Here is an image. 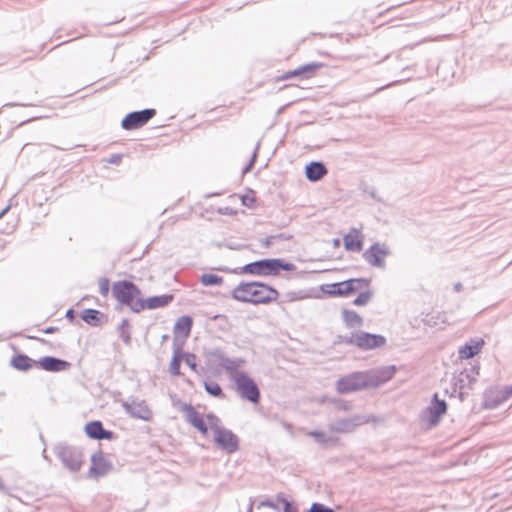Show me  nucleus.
I'll return each mask as SVG.
<instances>
[{"label":"nucleus","instance_id":"obj_1","mask_svg":"<svg viewBox=\"0 0 512 512\" xmlns=\"http://www.w3.org/2000/svg\"><path fill=\"white\" fill-rule=\"evenodd\" d=\"M231 297L242 303L253 305L270 304L277 300L279 292L276 288L260 281H241L231 292Z\"/></svg>","mask_w":512,"mask_h":512},{"label":"nucleus","instance_id":"obj_2","mask_svg":"<svg viewBox=\"0 0 512 512\" xmlns=\"http://www.w3.org/2000/svg\"><path fill=\"white\" fill-rule=\"evenodd\" d=\"M297 269L292 262L283 258H264L249 262L240 268L229 269L227 267H218L217 271L230 272L234 274H250L258 276H276L281 271L292 272Z\"/></svg>","mask_w":512,"mask_h":512},{"label":"nucleus","instance_id":"obj_3","mask_svg":"<svg viewBox=\"0 0 512 512\" xmlns=\"http://www.w3.org/2000/svg\"><path fill=\"white\" fill-rule=\"evenodd\" d=\"M53 450L63 466L70 472L75 473L81 469L83 453L80 448L60 442L54 446Z\"/></svg>","mask_w":512,"mask_h":512},{"label":"nucleus","instance_id":"obj_4","mask_svg":"<svg viewBox=\"0 0 512 512\" xmlns=\"http://www.w3.org/2000/svg\"><path fill=\"white\" fill-rule=\"evenodd\" d=\"M369 285L370 279L351 278L341 282H335L330 285H326L328 289H324V286H322V291L332 297H347L352 293L369 287Z\"/></svg>","mask_w":512,"mask_h":512},{"label":"nucleus","instance_id":"obj_5","mask_svg":"<svg viewBox=\"0 0 512 512\" xmlns=\"http://www.w3.org/2000/svg\"><path fill=\"white\" fill-rule=\"evenodd\" d=\"M233 382L236 387L238 395L252 404H258L261 399V392L254 381L246 372H241L239 375L233 376Z\"/></svg>","mask_w":512,"mask_h":512},{"label":"nucleus","instance_id":"obj_6","mask_svg":"<svg viewBox=\"0 0 512 512\" xmlns=\"http://www.w3.org/2000/svg\"><path fill=\"white\" fill-rule=\"evenodd\" d=\"M370 388L366 371H356L339 378L336 390L340 394H348Z\"/></svg>","mask_w":512,"mask_h":512},{"label":"nucleus","instance_id":"obj_7","mask_svg":"<svg viewBox=\"0 0 512 512\" xmlns=\"http://www.w3.org/2000/svg\"><path fill=\"white\" fill-rule=\"evenodd\" d=\"M479 371V365L474 364L470 368H465L458 376L453 378V391L458 392L460 401H464L468 396L467 390L472 389L473 384L477 381Z\"/></svg>","mask_w":512,"mask_h":512},{"label":"nucleus","instance_id":"obj_8","mask_svg":"<svg viewBox=\"0 0 512 512\" xmlns=\"http://www.w3.org/2000/svg\"><path fill=\"white\" fill-rule=\"evenodd\" d=\"M448 405L444 399H440L437 393L431 397L430 404L423 411L422 417L426 421L429 428L439 424L443 415L447 412Z\"/></svg>","mask_w":512,"mask_h":512},{"label":"nucleus","instance_id":"obj_9","mask_svg":"<svg viewBox=\"0 0 512 512\" xmlns=\"http://www.w3.org/2000/svg\"><path fill=\"white\" fill-rule=\"evenodd\" d=\"M214 443L227 454H233L239 450V437L230 429L223 427L215 431Z\"/></svg>","mask_w":512,"mask_h":512},{"label":"nucleus","instance_id":"obj_10","mask_svg":"<svg viewBox=\"0 0 512 512\" xmlns=\"http://www.w3.org/2000/svg\"><path fill=\"white\" fill-rule=\"evenodd\" d=\"M321 67H323V63L321 62L306 63L293 70H289L280 76H277L275 80L284 81L293 78H297L299 80H307L314 77L317 73V70Z\"/></svg>","mask_w":512,"mask_h":512},{"label":"nucleus","instance_id":"obj_11","mask_svg":"<svg viewBox=\"0 0 512 512\" xmlns=\"http://www.w3.org/2000/svg\"><path fill=\"white\" fill-rule=\"evenodd\" d=\"M390 254L389 248L384 243L375 242L365 250L362 257L373 267L383 268L385 258Z\"/></svg>","mask_w":512,"mask_h":512},{"label":"nucleus","instance_id":"obj_12","mask_svg":"<svg viewBox=\"0 0 512 512\" xmlns=\"http://www.w3.org/2000/svg\"><path fill=\"white\" fill-rule=\"evenodd\" d=\"M386 342V338L381 334L361 330L355 332V346L363 351L383 347Z\"/></svg>","mask_w":512,"mask_h":512},{"label":"nucleus","instance_id":"obj_13","mask_svg":"<svg viewBox=\"0 0 512 512\" xmlns=\"http://www.w3.org/2000/svg\"><path fill=\"white\" fill-rule=\"evenodd\" d=\"M397 371L395 365L382 366L375 370H367L370 388H377L393 378Z\"/></svg>","mask_w":512,"mask_h":512},{"label":"nucleus","instance_id":"obj_14","mask_svg":"<svg viewBox=\"0 0 512 512\" xmlns=\"http://www.w3.org/2000/svg\"><path fill=\"white\" fill-rule=\"evenodd\" d=\"M188 423L197 429L202 435L208 434V425L206 424L203 416L191 404H185Z\"/></svg>","mask_w":512,"mask_h":512},{"label":"nucleus","instance_id":"obj_15","mask_svg":"<svg viewBox=\"0 0 512 512\" xmlns=\"http://www.w3.org/2000/svg\"><path fill=\"white\" fill-rule=\"evenodd\" d=\"M155 115L156 110L154 108H146L130 112V130L143 127Z\"/></svg>","mask_w":512,"mask_h":512},{"label":"nucleus","instance_id":"obj_16","mask_svg":"<svg viewBox=\"0 0 512 512\" xmlns=\"http://www.w3.org/2000/svg\"><path fill=\"white\" fill-rule=\"evenodd\" d=\"M485 341L482 338H472L462 345L459 350L460 359H471L476 356L484 346Z\"/></svg>","mask_w":512,"mask_h":512},{"label":"nucleus","instance_id":"obj_17","mask_svg":"<svg viewBox=\"0 0 512 512\" xmlns=\"http://www.w3.org/2000/svg\"><path fill=\"white\" fill-rule=\"evenodd\" d=\"M344 248L350 252H361L363 249V236L356 228H352L349 233L343 237Z\"/></svg>","mask_w":512,"mask_h":512},{"label":"nucleus","instance_id":"obj_18","mask_svg":"<svg viewBox=\"0 0 512 512\" xmlns=\"http://www.w3.org/2000/svg\"><path fill=\"white\" fill-rule=\"evenodd\" d=\"M328 173L322 161H311L305 165V176L310 182L321 180Z\"/></svg>","mask_w":512,"mask_h":512},{"label":"nucleus","instance_id":"obj_19","mask_svg":"<svg viewBox=\"0 0 512 512\" xmlns=\"http://www.w3.org/2000/svg\"><path fill=\"white\" fill-rule=\"evenodd\" d=\"M85 432L87 436L91 439L102 440V439H112L113 432L104 429L102 422L100 421H92L85 425Z\"/></svg>","mask_w":512,"mask_h":512},{"label":"nucleus","instance_id":"obj_20","mask_svg":"<svg viewBox=\"0 0 512 512\" xmlns=\"http://www.w3.org/2000/svg\"><path fill=\"white\" fill-rule=\"evenodd\" d=\"M42 369L51 372L64 371L70 367V363L52 356H45L39 360Z\"/></svg>","mask_w":512,"mask_h":512},{"label":"nucleus","instance_id":"obj_21","mask_svg":"<svg viewBox=\"0 0 512 512\" xmlns=\"http://www.w3.org/2000/svg\"><path fill=\"white\" fill-rule=\"evenodd\" d=\"M130 416L144 421H149L152 418V411L145 401H131L130 402Z\"/></svg>","mask_w":512,"mask_h":512},{"label":"nucleus","instance_id":"obj_22","mask_svg":"<svg viewBox=\"0 0 512 512\" xmlns=\"http://www.w3.org/2000/svg\"><path fill=\"white\" fill-rule=\"evenodd\" d=\"M193 326V318L189 315H183L174 324V339L181 335L184 339L187 338Z\"/></svg>","mask_w":512,"mask_h":512},{"label":"nucleus","instance_id":"obj_23","mask_svg":"<svg viewBox=\"0 0 512 512\" xmlns=\"http://www.w3.org/2000/svg\"><path fill=\"white\" fill-rule=\"evenodd\" d=\"M245 363L246 361L243 358L231 359L225 356L224 360L222 361L219 367H221L227 373H229L231 375V378L233 379L234 375H239V373L242 372L241 370H239V368L244 366Z\"/></svg>","mask_w":512,"mask_h":512},{"label":"nucleus","instance_id":"obj_24","mask_svg":"<svg viewBox=\"0 0 512 512\" xmlns=\"http://www.w3.org/2000/svg\"><path fill=\"white\" fill-rule=\"evenodd\" d=\"M174 299L172 294L155 295L146 298L148 310H154L168 306Z\"/></svg>","mask_w":512,"mask_h":512},{"label":"nucleus","instance_id":"obj_25","mask_svg":"<svg viewBox=\"0 0 512 512\" xmlns=\"http://www.w3.org/2000/svg\"><path fill=\"white\" fill-rule=\"evenodd\" d=\"M181 361L180 345L177 344V338H175L173 340V355L169 363V372L172 376H180Z\"/></svg>","mask_w":512,"mask_h":512},{"label":"nucleus","instance_id":"obj_26","mask_svg":"<svg viewBox=\"0 0 512 512\" xmlns=\"http://www.w3.org/2000/svg\"><path fill=\"white\" fill-rule=\"evenodd\" d=\"M112 294L120 304L128 305V280L124 279L114 283Z\"/></svg>","mask_w":512,"mask_h":512},{"label":"nucleus","instance_id":"obj_27","mask_svg":"<svg viewBox=\"0 0 512 512\" xmlns=\"http://www.w3.org/2000/svg\"><path fill=\"white\" fill-rule=\"evenodd\" d=\"M342 319L347 328L360 327L363 325V318L354 310L343 309Z\"/></svg>","mask_w":512,"mask_h":512},{"label":"nucleus","instance_id":"obj_28","mask_svg":"<svg viewBox=\"0 0 512 512\" xmlns=\"http://www.w3.org/2000/svg\"><path fill=\"white\" fill-rule=\"evenodd\" d=\"M34 363V360L24 354H17L10 361L11 366L19 371L29 370Z\"/></svg>","mask_w":512,"mask_h":512},{"label":"nucleus","instance_id":"obj_29","mask_svg":"<svg viewBox=\"0 0 512 512\" xmlns=\"http://www.w3.org/2000/svg\"><path fill=\"white\" fill-rule=\"evenodd\" d=\"M307 435L313 437L317 443L324 447L333 446L337 442V439L329 436L326 432L321 430L310 431Z\"/></svg>","mask_w":512,"mask_h":512},{"label":"nucleus","instance_id":"obj_30","mask_svg":"<svg viewBox=\"0 0 512 512\" xmlns=\"http://www.w3.org/2000/svg\"><path fill=\"white\" fill-rule=\"evenodd\" d=\"M512 396V384L510 386H506L501 392L500 395L496 399H487L485 400L486 408H495L504 401L508 400Z\"/></svg>","mask_w":512,"mask_h":512},{"label":"nucleus","instance_id":"obj_31","mask_svg":"<svg viewBox=\"0 0 512 512\" xmlns=\"http://www.w3.org/2000/svg\"><path fill=\"white\" fill-rule=\"evenodd\" d=\"M359 425L358 418H346L338 420L335 423V430L340 433L352 432L356 426Z\"/></svg>","mask_w":512,"mask_h":512},{"label":"nucleus","instance_id":"obj_32","mask_svg":"<svg viewBox=\"0 0 512 512\" xmlns=\"http://www.w3.org/2000/svg\"><path fill=\"white\" fill-rule=\"evenodd\" d=\"M204 355H205V358H206L208 364H210L212 366H214V365L220 366L222 361L225 358V353L223 352V350L221 348H214V349L207 350V351H205Z\"/></svg>","mask_w":512,"mask_h":512},{"label":"nucleus","instance_id":"obj_33","mask_svg":"<svg viewBox=\"0 0 512 512\" xmlns=\"http://www.w3.org/2000/svg\"><path fill=\"white\" fill-rule=\"evenodd\" d=\"M102 313L95 309H85L81 312V319L89 325L98 326Z\"/></svg>","mask_w":512,"mask_h":512},{"label":"nucleus","instance_id":"obj_34","mask_svg":"<svg viewBox=\"0 0 512 512\" xmlns=\"http://www.w3.org/2000/svg\"><path fill=\"white\" fill-rule=\"evenodd\" d=\"M92 465L90 473L95 475H104L106 472L104 459L101 453H95L91 457Z\"/></svg>","mask_w":512,"mask_h":512},{"label":"nucleus","instance_id":"obj_35","mask_svg":"<svg viewBox=\"0 0 512 512\" xmlns=\"http://www.w3.org/2000/svg\"><path fill=\"white\" fill-rule=\"evenodd\" d=\"M204 389L207 394L218 399H225L226 395L222 387L214 381H204Z\"/></svg>","mask_w":512,"mask_h":512},{"label":"nucleus","instance_id":"obj_36","mask_svg":"<svg viewBox=\"0 0 512 512\" xmlns=\"http://www.w3.org/2000/svg\"><path fill=\"white\" fill-rule=\"evenodd\" d=\"M200 283L203 286H220L223 283V277L214 273H204L200 276Z\"/></svg>","mask_w":512,"mask_h":512},{"label":"nucleus","instance_id":"obj_37","mask_svg":"<svg viewBox=\"0 0 512 512\" xmlns=\"http://www.w3.org/2000/svg\"><path fill=\"white\" fill-rule=\"evenodd\" d=\"M181 360L194 372H197L196 355L191 352H186L180 347Z\"/></svg>","mask_w":512,"mask_h":512},{"label":"nucleus","instance_id":"obj_38","mask_svg":"<svg viewBox=\"0 0 512 512\" xmlns=\"http://www.w3.org/2000/svg\"><path fill=\"white\" fill-rule=\"evenodd\" d=\"M276 500L278 503L283 504V512H298L297 506L293 501L288 500L283 493H278L276 495Z\"/></svg>","mask_w":512,"mask_h":512},{"label":"nucleus","instance_id":"obj_39","mask_svg":"<svg viewBox=\"0 0 512 512\" xmlns=\"http://www.w3.org/2000/svg\"><path fill=\"white\" fill-rule=\"evenodd\" d=\"M373 297V292L371 290L362 291L359 295L353 300V305L355 306H365Z\"/></svg>","mask_w":512,"mask_h":512},{"label":"nucleus","instance_id":"obj_40","mask_svg":"<svg viewBox=\"0 0 512 512\" xmlns=\"http://www.w3.org/2000/svg\"><path fill=\"white\" fill-rule=\"evenodd\" d=\"M206 419V424L208 425V428L210 427L214 434L215 431H218V429L223 428V426L220 425V418L216 414L210 412L206 415Z\"/></svg>","mask_w":512,"mask_h":512},{"label":"nucleus","instance_id":"obj_41","mask_svg":"<svg viewBox=\"0 0 512 512\" xmlns=\"http://www.w3.org/2000/svg\"><path fill=\"white\" fill-rule=\"evenodd\" d=\"M284 297L287 302H293L297 300H302L308 297V295L303 291H288L284 294Z\"/></svg>","mask_w":512,"mask_h":512},{"label":"nucleus","instance_id":"obj_42","mask_svg":"<svg viewBox=\"0 0 512 512\" xmlns=\"http://www.w3.org/2000/svg\"><path fill=\"white\" fill-rule=\"evenodd\" d=\"M143 310H148V306L146 305V298H136L132 300V307L130 306V311L139 313Z\"/></svg>","mask_w":512,"mask_h":512},{"label":"nucleus","instance_id":"obj_43","mask_svg":"<svg viewBox=\"0 0 512 512\" xmlns=\"http://www.w3.org/2000/svg\"><path fill=\"white\" fill-rule=\"evenodd\" d=\"M333 343L334 345L346 344L349 346H355V332L350 336L337 335Z\"/></svg>","mask_w":512,"mask_h":512},{"label":"nucleus","instance_id":"obj_44","mask_svg":"<svg viewBox=\"0 0 512 512\" xmlns=\"http://www.w3.org/2000/svg\"><path fill=\"white\" fill-rule=\"evenodd\" d=\"M264 507L272 509V512H280V507L278 505V502H274L270 499L261 500L256 506V508L258 510H260L261 508H264Z\"/></svg>","mask_w":512,"mask_h":512},{"label":"nucleus","instance_id":"obj_45","mask_svg":"<svg viewBox=\"0 0 512 512\" xmlns=\"http://www.w3.org/2000/svg\"><path fill=\"white\" fill-rule=\"evenodd\" d=\"M250 192H251L250 194L242 195L240 197V199H241V203L243 206L248 207V208H253L256 203V197L254 196L252 190H250Z\"/></svg>","mask_w":512,"mask_h":512},{"label":"nucleus","instance_id":"obj_46","mask_svg":"<svg viewBox=\"0 0 512 512\" xmlns=\"http://www.w3.org/2000/svg\"><path fill=\"white\" fill-rule=\"evenodd\" d=\"M127 326H128V319L124 318L121 322V324L118 327L120 337L122 341L125 344H128V332H127Z\"/></svg>","mask_w":512,"mask_h":512},{"label":"nucleus","instance_id":"obj_47","mask_svg":"<svg viewBox=\"0 0 512 512\" xmlns=\"http://www.w3.org/2000/svg\"><path fill=\"white\" fill-rule=\"evenodd\" d=\"M308 512H334L332 508L326 506L325 504L314 502L310 506Z\"/></svg>","mask_w":512,"mask_h":512},{"label":"nucleus","instance_id":"obj_48","mask_svg":"<svg viewBox=\"0 0 512 512\" xmlns=\"http://www.w3.org/2000/svg\"><path fill=\"white\" fill-rule=\"evenodd\" d=\"M110 290L109 280L106 278H102L99 281V292L102 296H107Z\"/></svg>","mask_w":512,"mask_h":512},{"label":"nucleus","instance_id":"obj_49","mask_svg":"<svg viewBox=\"0 0 512 512\" xmlns=\"http://www.w3.org/2000/svg\"><path fill=\"white\" fill-rule=\"evenodd\" d=\"M141 290L140 288L130 281V306L132 307V300L136 299L140 296Z\"/></svg>","mask_w":512,"mask_h":512},{"label":"nucleus","instance_id":"obj_50","mask_svg":"<svg viewBox=\"0 0 512 512\" xmlns=\"http://www.w3.org/2000/svg\"><path fill=\"white\" fill-rule=\"evenodd\" d=\"M332 402L340 410L347 411V410H349L351 408V404L349 402L345 401V400H342V399H335V400H332Z\"/></svg>","mask_w":512,"mask_h":512},{"label":"nucleus","instance_id":"obj_51","mask_svg":"<svg viewBox=\"0 0 512 512\" xmlns=\"http://www.w3.org/2000/svg\"><path fill=\"white\" fill-rule=\"evenodd\" d=\"M217 213L220 214V215H225V216H233L237 212H236L235 209H233L231 207H228V206H225V207H219L217 209Z\"/></svg>","mask_w":512,"mask_h":512},{"label":"nucleus","instance_id":"obj_52","mask_svg":"<svg viewBox=\"0 0 512 512\" xmlns=\"http://www.w3.org/2000/svg\"><path fill=\"white\" fill-rule=\"evenodd\" d=\"M259 242H260L262 247L269 248L275 242V237H272L270 235V236H267V237H265L263 239H260Z\"/></svg>","mask_w":512,"mask_h":512},{"label":"nucleus","instance_id":"obj_53","mask_svg":"<svg viewBox=\"0 0 512 512\" xmlns=\"http://www.w3.org/2000/svg\"><path fill=\"white\" fill-rule=\"evenodd\" d=\"M123 155L122 154H115L112 155L110 158L107 159V162L110 164H118L120 163Z\"/></svg>","mask_w":512,"mask_h":512},{"label":"nucleus","instance_id":"obj_54","mask_svg":"<svg viewBox=\"0 0 512 512\" xmlns=\"http://www.w3.org/2000/svg\"><path fill=\"white\" fill-rule=\"evenodd\" d=\"M272 237H275V241L276 240H283V241H287V240H290L292 238V235L290 234H286V233H279V234H276V235H271Z\"/></svg>","mask_w":512,"mask_h":512},{"label":"nucleus","instance_id":"obj_55","mask_svg":"<svg viewBox=\"0 0 512 512\" xmlns=\"http://www.w3.org/2000/svg\"><path fill=\"white\" fill-rule=\"evenodd\" d=\"M282 426L285 430H287L289 433H292V430H293V426L292 424L286 422V421H282Z\"/></svg>","mask_w":512,"mask_h":512},{"label":"nucleus","instance_id":"obj_56","mask_svg":"<svg viewBox=\"0 0 512 512\" xmlns=\"http://www.w3.org/2000/svg\"><path fill=\"white\" fill-rule=\"evenodd\" d=\"M128 125H129V122H128V114L126 116H124V118L122 119L121 121V126L123 129L125 130H128Z\"/></svg>","mask_w":512,"mask_h":512},{"label":"nucleus","instance_id":"obj_57","mask_svg":"<svg viewBox=\"0 0 512 512\" xmlns=\"http://www.w3.org/2000/svg\"><path fill=\"white\" fill-rule=\"evenodd\" d=\"M259 146H260V143L258 142L250 159H254L255 161L257 160Z\"/></svg>","mask_w":512,"mask_h":512},{"label":"nucleus","instance_id":"obj_58","mask_svg":"<svg viewBox=\"0 0 512 512\" xmlns=\"http://www.w3.org/2000/svg\"><path fill=\"white\" fill-rule=\"evenodd\" d=\"M453 289L455 292H460L463 289V285L460 282L454 284Z\"/></svg>","mask_w":512,"mask_h":512},{"label":"nucleus","instance_id":"obj_59","mask_svg":"<svg viewBox=\"0 0 512 512\" xmlns=\"http://www.w3.org/2000/svg\"><path fill=\"white\" fill-rule=\"evenodd\" d=\"M66 318L71 320V321L74 319V311L72 309L67 310Z\"/></svg>","mask_w":512,"mask_h":512},{"label":"nucleus","instance_id":"obj_60","mask_svg":"<svg viewBox=\"0 0 512 512\" xmlns=\"http://www.w3.org/2000/svg\"><path fill=\"white\" fill-rule=\"evenodd\" d=\"M253 510H254V501L252 500V498H250V503L247 508V512H253Z\"/></svg>","mask_w":512,"mask_h":512},{"label":"nucleus","instance_id":"obj_61","mask_svg":"<svg viewBox=\"0 0 512 512\" xmlns=\"http://www.w3.org/2000/svg\"><path fill=\"white\" fill-rule=\"evenodd\" d=\"M252 170V167H250L249 165H245L243 168H242V174H246L248 172H250Z\"/></svg>","mask_w":512,"mask_h":512},{"label":"nucleus","instance_id":"obj_62","mask_svg":"<svg viewBox=\"0 0 512 512\" xmlns=\"http://www.w3.org/2000/svg\"><path fill=\"white\" fill-rule=\"evenodd\" d=\"M397 82H398V81H395V83H397ZM393 84H394V82H393V83H391V84H388V85H385V86L379 87V88H377V89H376V91H375L374 93H376V92H378V91H381V90L385 89L386 87H389V86H391V85H393Z\"/></svg>","mask_w":512,"mask_h":512},{"label":"nucleus","instance_id":"obj_63","mask_svg":"<svg viewBox=\"0 0 512 512\" xmlns=\"http://www.w3.org/2000/svg\"><path fill=\"white\" fill-rule=\"evenodd\" d=\"M247 165H249L250 167H254L255 165V160L254 159H250L249 162L247 163Z\"/></svg>","mask_w":512,"mask_h":512},{"label":"nucleus","instance_id":"obj_64","mask_svg":"<svg viewBox=\"0 0 512 512\" xmlns=\"http://www.w3.org/2000/svg\"><path fill=\"white\" fill-rule=\"evenodd\" d=\"M54 330H55V328L50 327V328H47V329L45 330V332H46V333H52V332H54Z\"/></svg>","mask_w":512,"mask_h":512}]
</instances>
